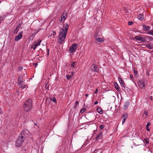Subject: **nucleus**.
<instances>
[{
  "mask_svg": "<svg viewBox=\"0 0 153 153\" xmlns=\"http://www.w3.org/2000/svg\"><path fill=\"white\" fill-rule=\"evenodd\" d=\"M18 85L19 86L20 88H22L24 84H21V83H18Z\"/></svg>",
  "mask_w": 153,
  "mask_h": 153,
  "instance_id": "nucleus-34",
  "label": "nucleus"
},
{
  "mask_svg": "<svg viewBox=\"0 0 153 153\" xmlns=\"http://www.w3.org/2000/svg\"><path fill=\"white\" fill-rule=\"evenodd\" d=\"M97 110L98 112L100 114H102V110L100 108H97Z\"/></svg>",
  "mask_w": 153,
  "mask_h": 153,
  "instance_id": "nucleus-20",
  "label": "nucleus"
},
{
  "mask_svg": "<svg viewBox=\"0 0 153 153\" xmlns=\"http://www.w3.org/2000/svg\"><path fill=\"white\" fill-rule=\"evenodd\" d=\"M105 127V126L104 125H102L100 127V129H103Z\"/></svg>",
  "mask_w": 153,
  "mask_h": 153,
  "instance_id": "nucleus-33",
  "label": "nucleus"
},
{
  "mask_svg": "<svg viewBox=\"0 0 153 153\" xmlns=\"http://www.w3.org/2000/svg\"><path fill=\"white\" fill-rule=\"evenodd\" d=\"M22 37V32H21L19 33L18 35L16 36L15 38V41H17L20 40Z\"/></svg>",
  "mask_w": 153,
  "mask_h": 153,
  "instance_id": "nucleus-9",
  "label": "nucleus"
},
{
  "mask_svg": "<svg viewBox=\"0 0 153 153\" xmlns=\"http://www.w3.org/2000/svg\"><path fill=\"white\" fill-rule=\"evenodd\" d=\"M36 35L33 33L30 37L29 39L30 40H32L34 37Z\"/></svg>",
  "mask_w": 153,
  "mask_h": 153,
  "instance_id": "nucleus-27",
  "label": "nucleus"
},
{
  "mask_svg": "<svg viewBox=\"0 0 153 153\" xmlns=\"http://www.w3.org/2000/svg\"><path fill=\"white\" fill-rule=\"evenodd\" d=\"M23 69V68L22 67H20L19 68H18L19 70L21 71Z\"/></svg>",
  "mask_w": 153,
  "mask_h": 153,
  "instance_id": "nucleus-44",
  "label": "nucleus"
},
{
  "mask_svg": "<svg viewBox=\"0 0 153 153\" xmlns=\"http://www.w3.org/2000/svg\"><path fill=\"white\" fill-rule=\"evenodd\" d=\"M114 85L115 87V88L118 91H119V85H118V84L114 82Z\"/></svg>",
  "mask_w": 153,
  "mask_h": 153,
  "instance_id": "nucleus-23",
  "label": "nucleus"
},
{
  "mask_svg": "<svg viewBox=\"0 0 153 153\" xmlns=\"http://www.w3.org/2000/svg\"><path fill=\"white\" fill-rule=\"evenodd\" d=\"M143 141L145 143H146L147 144H148L149 143V141L148 139H144Z\"/></svg>",
  "mask_w": 153,
  "mask_h": 153,
  "instance_id": "nucleus-28",
  "label": "nucleus"
},
{
  "mask_svg": "<svg viewBox=\"0 0 153 153\" xmlns=\"http://www.w3.org/2000/svg\"><path fill=\"white\" fill-rule=\"evenodd\" d=\"M1 3V1H0V3Z\"/></svg>",
  "mask_w": 153,
  "mask_h": 153,
  "instance_id": "nucleus-54",
  "label": "nucleus"
},
{
  "mask_svg": "<svg viewBox=\"0 0 153 153\" xmlns=\"http://www.w3.org/2000/svg\"><path fill=\"white\" fill-rule=\"evenodd\" d=\"M24 137L23 136H19L18 137L16 140V146H19L22 145L24 141Z\"/></svg>",
  "mask_w": 153,
  "mask_h": 153,
  "instance_id": "nucleus-4",
  "label": "nucleus"
},
{
  "mask_svg": "<svg viewBox=\"0 0 153 153\" xmlns=\"http://www.w3.org/2000/svg\"><path fill=\"white\" fill-rule=\"evenodd\" d=\"M138 84L140 88L143 89L145 88L146 85L144 81L143 80L139 81Z\"/></svg>",
  "mask_w": 153,
  "mask_h": 153,
  "instance_id": "nucleus-6",
  "label": "nucleus"
},
{
  "mask_svg": "<svg viewBox=\"0 0 153 153\" xmlns=\"http://www.w3.org/2000/svg\"><path fill=\"white\" fill-rule=\"evenodd\" d=\"M128 117V114L127 113H125L123 114L122 118V125L125 122Z\"/></svg>",
  "mask_w": 153,
  "mask_h": 153,
  "instance_id": "nucleus-10",
  "label": "nucleus"
},
{
  "mask_svg": "<svg viewBox=\"0 0 153 153\" xmlns=\"http://www.w3.org/2000/svg\"><path fill=\"white\" fill-rule=\"evenodd\" d=\"M0 116H1V117H2V114H0Z\"/></svg>",
  "mask_w": 153,
  "mask_h": 153,
  "instance_id": "nucleus-53",
  "label": "nucleus"
},
{
  "mask_svg": "<svg viewBox=\"0 0 153 153\" xmlns=\"http://www.w3.org/2000/svg\"><path fill=\"white\" fill-rule=\"evenodd\" d=\"M134 24V23L133 22L131 21H129L128 22V25H132Z\"/></svg>",
  "mask_w": 153,
  "mask_h": 153,
  "instance_id": "nucleus-32",
  "label": "nucleus"
},
{
  "mask_svg": "<svg viewBox=\"0 0 153 153\" xmlns=\"http://www.w3.org/2000/svg\"><path fill=\"white\" fill-rule=\"evenodd\" d=\"M148 33L153 36V30H151L149 31Z\"/></svg>",
  "mask_w": 153,
  "mask_h": 153,
  "instance_id": "nucleus-29",
  "label": "nucleus"
},
{
  "mask_svg": "<svg viewBox=\"0 0 153 153\" xmlns=\"http://www.w3.org/2000/svg\"><path fill=\"white\" fill-rule=\"evenodd\" d=\"M32 101L30 99L26 100L24 104V109L25 112H29L32 108Z\"/></svg>",
  "mask_w": 153,
  "mask_h": 153,
  "instance_id": "nucleus-2",
  "label": "nucleus"
},
{
  "mask_svg": "<svg viewBox=\"0 0 153 153\" xmlns=\"http://www.w3.org/2000/svg\"><path fill=\"white\" fill-rule=\"evenodd\" d=\"M28 131H27V129H24L23 130L21 133V134L22 135H24V134L25 133H26L27 132H28Z\"/></svg>",
  "mask_w": 153,
  "mask_h": 153,
  "instance_id": "nucleus-19",
  "label": "nucleus"
},
{
  "mask_svg": "<svg viewBox=\"0 0 153 153\" xmlns=\"http://www.w3.org/2000/svg\"><path fill=\"white\" fill-rule=\"evenodd\" d=\"M146 47L149 49H152L153 48V46L150 44H146Z\"/></svg>",
  "mask_w": 153,
  "mask_h": 153,
  "instance_id": "nucleus-17",
  "label": "nucleus"
},
{
  "mask_svg": "<svg viewBox=\"0 0 153 153\" xmlns=\"http://www.w3.org/2000/svg\"><path fill=\"white\" fill-rule=\"evenodd\" d=\"M146 130L148 131H150V129L149 128V127H146Z\"/></svg>",
  "mask_w": 153,
  "mask_h": 153,
  "instance_id": "nucleus-47",
  "label": "nucleus"
},
{
  "mask_svg": "<svg viewBox=\"0 0 153 153\" xmlns=\"http://www.w3.org/2000/svg\"><path fill=\"white\" fill-rule=\"evenodd\" d=\"M149 99L152 101L153 100V98L152 96H150L149 97Z\"/></svg>",
  "mask_w": 153,
  "mask_h": 153,
  "instance_id": "nucleus-45",
  "label": "nucleus"
},
{
  "mask_svg": "<svg viewBox=\"0 0 153 153\" xmlns=\"http://www.w3.org/2000/svg\"><path fill=\"white\" fill-rule=\"evenodd\" d=\"M38 31H35V32L34 33L35 35H36L38 32Z\"/></svg>",
  "mask_w": 153,
  "mask_h": 153,
  "instance_id": "nucleus-48",
  "label": "nucleus"
},
{
  "mask_svg": "<svg viewBox=\"0 0 153 153\" xmlns=\"http://www.w3.org/2000/svg\"><path fill=\"white\" fill-rule=\"evenodd\" d=\"M95 40L99 42H102L103 41V39L100 37L97 38L96 39H95Z\"/></svg>",
  "mask_w": 153,
  "mask_h": 153,
  "instance_id": "nucleus-21",
  "label": "nucleus"
},
{
  "mask_svg": "<svg viewBox=\"0 0 153 153\" xmlns=\"http://www.w3.org/2000/svg\"><path fill=\"white\" fill-rule=\"evenodd\" d=\"M35 65L36 66L37 65H38V64H37V63H35Z\"/></svg>",
  "mask_w": 153,
  "mask_h": 153,
  "instance_id": "nucleus-52",
  "label": "nucleus"
},
{
  "mask_svg": "<svg viewBox=\"0 0 153 153\" xmlns=\"http://www.w3.org/2000/svg\"><path fill=\"white\" fill-rule=\"evenodd\" d=\"M69 27V25L68 24L65 23L63 25L62 28L60 29L58 41L59 43L61 44L63 42L66 37Z\"/></svg>",
  "mask_w": 153,
  "mask_h": 153,
  "instance_id": "nucleus-1",
  "label": "nucleus"
},
{
  "mask_svg": "<svg viewBox=\"0 0 153 153\" xmlns=\"http://www.w3.org/2000/svg\"><path fill=\"white\" fill-rule=\"evenodd\" d=\"M18 83L24 84L25 83V82L23 81H22V80H20L18 81Z\"/></svg>",
  "mask_w": 153,
  "mask_h": 153,
  "instance_id": "nucleus-30",
  "label": "nucleus"
},
{
  "mask_svg": "<svg viewBox=\"0 0 153 153\" xmlns=\"http://www.w3.org/2000/svg\"><path fill=\"white\" fill-rule=\"evenodd\" d=\"M98 103V102L97 101H96L94 103V104L96 105Z\"/></svg>",
  "mask_w": 153,
  "mask_h": 153,
  "instance_id": "nucleus-46",
  "label": "nucleus"
},
{
  "mask_svg": "<svg viewBox=\"0 0 153 153\" xmlns=\"http://www.w3.org/2000/svg\"><path fill=\"white\" fill-rule=\"evenodd\" d=\"M134 39L138 41L144 43L147 42L148 40L152 41V38L150 36H146L143 37H141L140 36H136L134 37Z\"/></svg>",
  "mask_w": 153,
  "mask_h": 153,
  "instance_id": "nucleus-3",
  "label": "nucleus"
},
{
  "mask_svg": "<svg viewBox=\"0 0 153 153\" xmlns=\"http://www.w3.org/2000/svg\"><path fill=\"white\" fill-rule=\"evenodd\" d=\"M76 63V62H72V63L71 64V66L74 68H75L76 66L75 63Z\"/></svg>",
  "mask_w": 153,
  "mask_h": 153,
  "instance_id": "nucleus-25",
  "label": "nucleus"
},
{
  "mask_svg": "<svg viewBox=\"0 0 153 153\" xmlns=\"http://www.w3.org/2000/svg\"><path fill=\"white\" fill-rule=\"evenodd\" d=\"M19 25H20V24H19L18 25H17V26L16 27L14 32V34H16L17 33V32L19 29Z\"/></svg>",
  "mask_w": 153,
  "mask_h": 153,
  "instance_id": "nucleus-15",
  "label": "nucleus"
},
{
  "mask_svg": "<svg viewBox=\"0 0 153 153\" xmlns=\"http://www.w3.org/2000/svg\"><path fill=\"white\" fill-rule=\"evenodd\" d=\"M129 105V103L128 102H126L125 103V105H124V109H126L128 107V106Z\"/></svg>",
  "mask_w": 153,
  "mask_h": 153,
  "instance_id": "nucleus-22",
  "label": "nucleus"
},
{
  "mask_svg": "<svg viewBox=\"0 0 153 153\" xmlns=\"http://www.w3.org/2000/svg\"><path fill=\"white\" fill-rule=\"evenodd\" d=\"M70 75L67 74L66 75V77L68 80L70 79L73 76L74 74V72H71L69 73Z\"/></svg>",
  "mask_w": 153,
  "mask_h": 153,
  "instance_id": "nucleus-11",
  "label": "nucleus"
},
{
  "mask_svg": "<svg viewBox=\"0 0 153 153\" xmlns=\"http://www.w3.org/2000/svg\"><path fill=\"white\" fill-rule=\"evenodd\" d=\"M91 70L92 71H95L97 73L99 72V67L97 65L93 64L91 66Z\"/></svg>",
  "mask_w": 153,
  "mask_h": 153,
  "instance_id": "nucleus-5",
  "label": "nucleus"
},
{
  "mask_svg": "<svg viewBox=\"0 0 153 153\" xmlns=\"http://www.w3.org/2000/svg\"><path fill=\"white\" fill-rule=\"evenodd\" d=\"M130 78L132 79V80L133 79V76L132 75H130Z\"/></svg>",
  "mask_w": 153,
  "mask_h": 153,
  "instance_id": "nucleus-43",
  "label": "nucleus"
},
{
  "mask_svg": "<svg viewBox=\"0 0 153 153\" xmlns=\"http://www.w3.org/2000/svg\"><path fill=\"white\" fill-rule=\"evenodd\" d=\"M98 92V89H96L94 93L96 94H97V93Z\"/></svg>",
  "mask_w": 153,
  "mask_h": 153,
  "instance_id": "nucleus-42",
  "label": "nucleus"
},
{
  "mask_svg": "<svg viewBox=\"0 0 153 153\" xmlns=\"http://www.w3.org/2000/svg\"><path fill=\"white\" fill-rule=\"evenodd\" d=\"M45 88L46 89H48V86H47V85H46L45 86Z\"/></svg>",
  "mask_w": 153,
  "mask_h": 153,
  "instance_id": "nucleus-50",
  "label": "nucleus"
},
{
  "mask_svg": "<svg viewBox=\"0 0 153 153\" xmlns=\"http://www.w3.org/2000/svg\"><path fill=\"white\" fill-rule=\"evenodd\" d=\"M52 100L53 102H56V99L55 97H53L52 99Z\"/></svg>",
  "mask_w": 153,
  "mask_h": 153,
  "instance_id": "nucleus-37",
  "label": "nucleus"
},
{
  "mask_svg": "<svg viewBox=\"0 0 153 153\" xmlns=\"http://www.w3.org/2000/svg\"><path fill=\"white\" fill-rule=\"evenodd\" d=\"M28 88V86L27 85H24L23 86V87H22V89H24L25 88Z\"/></svg>",
  "mask_w": 153,
  "mask_h": 153,
  "instance_id": "nucleus-31",
  "label": "nucleus"
},
{
  "mask_svg": "<svg viewBox=\"0 0 153 153\" xmlns=\"http://www.w3.org/2000/svg\"><path fill=\"white\" fill-rule=\"evenodd\" d=\"M47 55H48V56L49 55V49L47 48Z\"/></svg>",
  "mask_w": 153,
  "mask_h": 153,
  "instance_id": "nucleus-38",
  "label": "nucleus"
},
{
  "mask_svg": "<svg viewBox=\"0 0 153 153\" xmlns=\"http://www.w3.org/2000/svg\"><path fill=\"white\" fill-rule=\"evenodd\" d=\"M134 74L135 76H137V71L134 70Z\"/></svg>",
  "mask_w": 153,
  "mask_h": 153,
  "instance_id": "nucleus-39",
  "label": "nucleus"
},
{
  "mask_svg": "<svg viewBox=\"0 0 153 153\" xmlns=\"http://www.w3.org/2000/svg\"><path fill=\"white\" fill-rule=\"evenodd\" d=\"M118 80L120 83L121 85L122 86H124V83L122 79L120 78H118Z\"/></svg>",
  "mask_w": 153,
  "mask_h": 153,
  "instance_id": "nucleus-14",
  "label": "nucleus"
},
{
  "mask_svg": "<svg viewBox=\"0 0 153 153\" xmlns=\"http://www.w3.org/2000/svg\"><path fill=\"white\" fill-rule=\"evenodd\" d=\"M148 115V112L146 111H145L144 112V114L143 115V117H144V118H146V117Z\"/></svg>",
  "mask_w": 153,
  "mask_h": 153,
  "instance_id": "nucleus-24",
  "label": "nucleus"
},
{
  "mask_svg": "<svg viewBox=\"0 0 153 153\" xmlns=\"http://www.w3.org/2000/svg\"><path fill=\"white\" fill-rule=\"evenodd\" d=\"M66 17H67V14L66 13H62V16L61 17V21H62V19H64V20H65L66 19Z\"/></svg>",
  "mask_w": 153,
  "mask_h": 153,
  "instance_id": "nucleus-12",
  "label": "nucleus"
},
{
  "mask_svg": "<svg viewBox=\"0 0 153 153\" xmlns=\"http://www.w3.org/2000/svg\"><path fill=\"white\" fill-rule=\"evenodd\" d=\"M77 44L76 43L73 44L70 47V51L71 52H73L77 48Z\"/></svg>",
  "mask_w": 153,
  "mask_h": 153,
  "instance_id": "nucleus-7",
  "label": "nucleus"
},
{
  "mask_svg": "<svg viewBox=\"0 0 153 153\" xmlns=\"http://www.w3.org/2000/svg\"><path fill=\"white\" fill-rule=\"evenodd\" d=\"M41 40H38V41L37 43L33 44L31 47V48L35 50L38 46L39 45H40V43L41 42Z\"/></svg>",
  "mask_w": 153,
  "mask_h": 153,
  "instance_id": "nucleus-8",
  "label": "nucleus"
},
{
  "mask_svg": "<svg viewBox=\"0 0 153 153\" xmlns=\"http://www.w3.org/2000/svg\"><path fill=\"white\" fill-rule=\"evenodd\" d=\"M23 78V77L21 75H20L18 78V80H22V79Z\"/></svg>",
  "mask_w": 153,
  "mask_h": 153,
  "instance_id": "nucleus-35",
  "label": "nucleus"
},
{
  "mask_svg": "<svg viewBox=\"0 0 153 153\" xmlns=\"http://www.w3.org/2000/svg\"><path fill=\"white\" fill-rule=\"evenodd\" d=\"M53 36H55V35H56V31H53Z\"/></svg>",
  "mask_w": 153,
  "mask_h": 153,
  "instance_id": "nucleus-41",
  "label": "nucleus"
},
{
  "mask_svg": "<svg viewBox=\"0 0 153 153\" xmlns=\"http://www.w3.org/2000/svg\"><path fill=\"white\" fill-rule=\"evenodd\" d=\"M138 19L140 20H143L144 19L143 16L142 14H140L138 16Z\"/></svg>",
  "mask_w": 153,
  "mask_h": 153,
  "instance_id": "nucleus-18",
  "label": "nucleus"
},
{
  "mask_svg": "<svg viewBox=\"0 0 153 153\" xmlns=\"http://www.w3.org/2000/svg\"><path fill=\"white\" fill-rule=\"evenodd\" d=\"M143 29L144 31H148L150 29V27L149 26H147L144 25H143Z\"/></svg>",
  "mask_w": 153,
  "mask_h": 153,
  "instance_id": "nucleus-13",
  "label": "nucleus"
},
{
  "mask_svg": "<svg viewBox=\"0 0 153 153\" xmlns=\"http://www.w3.org/2000/svg\"><path fill=\"white\" fill-rule=\"evenodd\" d=\"M88 94H85V96L86 97H88Z\"/></svg>",
  "mask_w": 153,
  "mask_h": 153,
  "instance_id": "nucleus-51",
  "label": "nucleus"
},
{
  "mask_svg": "<svg viewBox=\"0 0 153 153\" xmlns=\"http://www.w3.org/2000/svg\"><path fill=\"white\" fill-rule=\"evenodd\" d=\"M86 110L85 109V108H82L80 111V112L81 113H83V112L85 111Z\"/></svg>",
  "mask_w": 153,
  "mask_h": 153,
  "instance_id": "nucleus-36",
  "label": "nucleus"
},
{
  "mask_svg": "<svg viewBox=\"0 0 153 153\" xmlns=\"http://www.w3.org/2000/svg\"><path fill=\"white\" fill-rule=\"evenodd\" d=\"M78 104V101H76L75 103V105H76Z\"/></svg>",
  "mask_w": 153,
  "mask_h": 153,
  "instance_id": "nucleus-49",
  "label": "nucleus"
},
{
  "mask_svg": "<svg viewBox=\"0 0 153 153\" xmlns=\"http://www.w3.org/2000/svg\"><path fill=\"white\" fill-rule=\"evenodd\" d=\"M102 134V133H100L99 134H98L96 137L95 139H96V140H97L100 137V136H101Z\"/></svg>",
  "mask_w": 153,
  "mask_h": 153,
  "instance_id": "nucleus-26",
  "label": "nucleus"
},
{
  "mask_svg": "<svg viewBox=\"0 0 153 153\" xmlns=\"http://www.w3.org/2000/svg\"><path fill=\"white\" fill-rule=\"evenodd\" d=\"M150 125V123L148 122L146 125V127H148Z\"/></svg>",
  "mask_w": 153,
  "mask_h": 153,
  "instance_id": "nucleus-40",
  "label": "nucleus"
},
{
  "mask_svg": "<svg viewBox=\"0 0 153 153\" xmlns=\"http://www.w3.org/2000/svg\"><path fill=\"white\" fill-rule=\"evenodd\" d=\"M100 36V34L98 32H97L96 31L95 32L94 34V39H95L97 38H99Z\"/></svg>",
  "mask_w": 153,
  "mask_h": 153,
  "instance_id": "nucleus-16",
  "label": "nucleus"
}]
</instances>
